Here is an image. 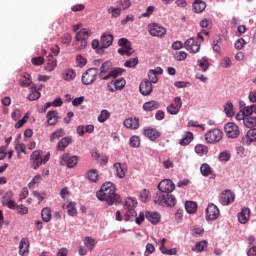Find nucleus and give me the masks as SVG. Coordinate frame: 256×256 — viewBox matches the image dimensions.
<instances>
[{
    "mask_svg": "<svg viewBox=\"0 0 256 256\" xmlns=\"http://www.w3.org/2000/svg\"><path fill=\"white\" fill-rule=\"evenodd\" d=\"M160 192L154 196V203L162 205L163 207H175L177 205V198L171 193L175 191V184L169 179H164L158 184Z\"/></svg>",
    "mask_w": 256,
    "mask_h": 256,
    "instance_id": "nucleus-1",
    "label": "nucleus"
},
{
    "mask_svg": "<svg viewBox=\"0 0 256 256\" xmlns=\"http://www.w3.org/2000/svg\"><path fill=\"white\" fill-rule=\"evenodd\" d=\"M99 201H106L108 205L114 203H121V196L115 193V186L112 182H106L102 185L101 189L96 193Z\"/></svg>",
    "mask_w": 256,
    "mask_h": 256,
    "instance_id": "nucleus-2",
    "label": "nucleus"
},
{
    "mask_svg": "<svg viewBox=\"0 0 256 256\" xmlns=\"http://www.w3.org/2000/svg\"><path fill=\"white\" fill-rule=\"evenodd\" d=\"M112 64L109 61H106L102 64L100 67L99 77L103 81H107L109 79H115L119 77V75L123 74V71L121 68H116L114 70H111Z\"/></svg>",
    "mask_w": 256,
    "mask_h": 256,
    "instance_id": "nucleus-3",
    "label": "nucleus"
},
{
    "mask_svg": "<svg viewBox=\"0 0 256 256\" xmlns=\"http://www.w3.org/2000/svg\"><path fill=\"white\" fill-rule=\"evenodd\" d=\"M91 35H93V33L87 28H83L76 33L75 40L73 42L75 51H82V49H85L87 47V39H89Z\"/></svg>",
    "mask_w": 256,
    "mask_h": 256,
    "instance_id": "nucleus-4",
    "label": "nucleus"
},
{
    "mask_svg": "<svg viewBox=\"0 0 256 256\" xmlns=\"http://www.w3.org/2000/svg\"><path fill=\"white\" fill-rule=\"evenodd\" d=\"M50 157H51V154L49 153L43 158L41 151L39 150L34 151L30 156V159L32 161V169H35V170L39 169L42 164L45 165V163L49 161Z\"/></svg>",
    "mask_w": 256,
    "mask_h": 256,
    "instance_id": "nucleus-5",
    "label": "nucleus"
},
{
    "mask_svg": "<svg viewBox=\"0 0 256 256\" xmlns=\"http://www.w3.org/2000/svg\"><path fill=\"white\" fill-rule=\"evenodd\" d=\"M97 75H99V69L97 68H89L82 75L81 82L84 85H93L95 81H97Z\"/></svg>",
    "mask_w": 256,
    "mask_h": 256,
    "instance_id": "nucleus-6",
    "label": "nucleus"
},
{
    "mask_svg": "<svg viewBox=\"0 0 256 256\" xmlns=\"http://www.w3.org/2000/svg\"><path fill=\"white\" fill-rule=\"evenodd\" d=\"M223 139V131L220 129H212L205 134V141L210 145H215V143H219Z\"/></svg>",
    "mask_w": 256,
    "mask_h": 256,
    "instance_id": "nucleus-7",
    "label": "nucleus"
},
{
    "mask_svg": "<svg viewBox=\"0 0 256 256\" xmlns=\"http://www.w3.org/2000/svg\"><path fill=\"white\" fill-rule=\"evenodd\" d=\"M118 45H119V47H122V48L118 49L119 55H122V56L126 55V57H131V55H133V53L135 52L133 50V48L131 47V42H129V40H127V38L119 39Z\"/></svg>",
    "mask_w": 256,
    "mask_h": 256,
    "instance_id": "nucleus-8",
    "label": "nucleus"
},
{
    "mask_svg": "<svg viewBox=\"0 0 256 256\" xmlns=\"http://www.w3.org/2000/svg\"><path fill=\"white\" fill-rule=\"evenodd\" d=\"M221 215L219 207L213 203H209L206 208V221H217Z\"/></svg>",
    "mask_w": 256,
    "mask_h": 256,
    "instance_id": "nucleus-9",
    "label": "nucleus"
},
{
    "mask_svg": "<svg viewBox=\"0 0 256 256\" xmlns=\"http://www.w3.org/2000/svg\"><path fill=\"white\" fill-rule=\"evenodd\" d=\"M224 131H225L227 137H229V139H237V137H239V135H240L239 126H237V124H235L233 122H228L224 126Z\"/></svg>",
    "mask_w": 256,
    "mask_h": 256,
    "instance_id": "nucleus-10",
    "label": "nucleus"
},
{
    "mask_svg": "<svg viewBox=\"0 0 256 256\" xmlns=\"http://www.w3.org/2000/svg\"><path fill=\"white\" fill-rule=\"evenodd\" d=\"M79 159L77 156H71L68 153H65L61 157L60 165L63 167H68V169H73L78 163Z\"/></svg>",
    "mask_w": 256,
    "mask_h": 256,
    "instance_id": "nucleus-11",
    "label": "nucleus"
},
{
    "mask_svg": "<svg viewBox=\"0 0 256 256\" xmlns=\"http://www.w3.org/2000/svg\"><path fill=\"white\" fill-rule=\"evenodd\" d=\"M148 31L152 37H165L167 34V29H165V27L155 23L148 26Z\"/></svg>",
    "mask_w": 256,
    "mask_h": 256,
    "instance_id": "nucleus-12",
    "label": "nucleus"
},
{
    "mask_svg": "<svg viewBox=\"0 0 256 256\" xmlns=\"http://www.w3.org/2000/svg\"><path fill=\"white\" fill-rule=\"evenodd\" d=\"M219 202L224 206L231 205V203L235 202V194L231 190H225L220 195Z\"/></svg>",
    "mask_w": 256,
    "mask_h": 256,
    "instance_id": "nucleus-13",
    "label": "nucleus"
},
{
    "mask_svg": "<svg viewBox=\"0 0 256 256\" xmlns=\"http://www.w3.org/2000/svg\"><path fill=\"white\" fill-rule=\"evenodd\" d=\"M181 107H183L181 97H176L174 102L167 107V113L170 115H177L179 111H181Z\"/></svg>",
    "mask_w": 256,
    "mask_h": 256,
    "instance_id": "nucleus-14",
    "label": "nucleus"
},
{
    "mask_svg": "<svg viewBox=\"0 0 256 256\" xmlns=\"http://www.w3.org/2000/svg\"><path fill=\"white\" fill-rule=\"evenodd\" d=\"M144 137H147L150 141H157L161 137V133L156 128L147 127L143 129Z\"/></svg>",
    "mask_w": 256,
    "mask_h": 256,
    "instance_id": "nucleus-15",
    "label": "nucleus"
},
{
    "mask_svg": "<svg viewBox=\"0 0 256 256\" xmlns=\"http://www.w3.org/2000/svg\"><path fill=\"white\" fill-rule=\"evenodd\" d=\"M185 49L190 51V53H199V49H201V44H199L195 38H190L184 43Z\"/></svg>",
    "mask_w": 256,
    "mask_h": 256,
    "instance_id": "nucleus-16",
    "label": "nucleus"
},
{
    "mask_svg": "<svg viewBox=\"0 0 256 256\" xmlns=\"http://www.w3.org/2000/svg\"><path fill=\"white\" fill-rule=\"evenodd\" d=\"M249 219H251V210L247 207L242 208L241 212L238 213L239 223L246 225V223H249Z\"/></svg>",
    "mask_w": 256,
    "mask_h": 256,
    "instance_id": "nucleus-17",
    "label": "nucleus"
},
{
    "mask_svg": "<svg viewBox=\"0 0 256 256\" xmlns=\"http://www.w3.org/2000/svg\"><path fill=\"white\" fill-rule=\"evenodd\" d=\"M47 125L53 127L56 123H59V113L55 110H50L46 114Z\"/></svg>",
    "mask_w": 256,
    "mask_h": 256,
    "instance_id": "nucleus-18",
    "label": "nucleus"
},
{
    "mask_svg": "<svg viewBox=\"0 0 256 256\" xmlns=\"http://www.w3.org/2000/svg\"><path fill=\"white\" fill-rule=\"evenodd\" d=\"M140 93L141 95L147 96L150 93H153V84L147 79L143 80L140 84Z\"/></svg>",
    "mask_w": 256,
    "mask_h": 256,
    "instance_id": "nucleus-19",
    "label": "nucleus"
},
{
    "mask_svg": "<svg viewBox=\"0 0 256 256\" xmlns=\"http://www.w3.org/2000/svg\"><path fill=\"white\" fill-rule=\"evenodd\" d=\"M125 79H118L116 80L114 83L111 82V84H108V91H110V93H115V91H121V89H123V87H125Z\"/></svg>",
    "mask_w": 256,
    "mask_h": 256,
    "instance_id": "nucleus-20",
    "label": "nucleus"
},
{
    "mask_svg": "<svg viewBox=\"0 0 256 256\" xmlns=\"http://www.w3.org/2000/svg\"><path fill=\"white\" fill-rule=\"evenodd\" d=\"M256 141V128L250 129L246 136L242 138L243 145H250Z\"/></svg>",
    "mask_w": 256,
    "mask_h": 256,
    "instance_id": "nucleus-21",
    "label": "nucleus"
},
{
    "mask_svg": "<svg viewBox=\"0 0 256 256\" xmlns=\"http://www.w3.org/2000/svg\"><path fill=\"white\" fill-rule=\"evenodd\" d=\"M114 169L119 179H125V175H127V165L117 162L114 164Z\"/></svg>",
    "mask_w": 256,
    "mask_h": 256,
    "instance_id": "nucleus-22",
    "label": "nucleus"
},
{
    "mask_svg": "<svg viewBox=\"0 0 256 256\" xmlns=\"http://www.w3.org/2000/svg\"><path fill=\"white\" fill-rule=\"evenodd\" d=\"M19 255H29V239L22 238L19 244Z\"/></svg>",
    "mask_w": 256,
    "mask_h": 256,
    "instance_id": "nucleus-23",
    "label": "nucleus"
},
{
    "mask_svg": "<svg viewBox=\"0 0 256 256\" xmlns=\"http://www.w3.org/2000/svg\"><path fill=\"white\" fill-rule=\"evenodd\" d=\"M73 143V138L67 136L62 138L57 144L58 151H65L66 148L69 147Z\"/></svg>",
    "mask_w": 256,
    "mask_h": 256,
    "instance_id": "nucleus-24",
    "label": "nucleus"
},
{
    "mask_svg": "<svg viewBox=\"0 0 256 256\" xmlns=\"http://www.w3.org/2000/svg\"><path fill=\"white\" fill-rule=\"evenodd\" d=\"M101 43L102 49H108V47H111V45H113V35L103 34L101 37Z\"/></svg>",
    "mask_w": 256,
    "mask_h": 256,
    "instance_id": "nucleus-25",
    "label": "nucleus"
},
{
    "mask_svg": "<svg viewBox=\"0 0 256 256\" xmlns=\"http://www.w3.org/2000/svg\"><path fill=\"white\" fill-rule=\"evenodd\" d=\"M146 219L152 223V225H157L161 221V215L157 212H146Z\"/></svg>",
    "mask_w": 256,
    "mask_h": 256,
    "instance_id": "nucleus-26",
    "label": "nucleus"
},
{
    "mask_svg": "<svg viewBox=\"0 0 256 256\" xmlns=\"http://www.w3.org/2000/svg\"><path fill=\"white\" fill-rule=\"evenodd\" d=\"M124 127H126L127 129H139L138 118H128L124 120Z\"/></svg>",
    "mask_w": 256,
    "mask_h": 256,
    "instance_id": "nucleus-27",
    "label": "nucleus"
},
{
    "mask_svg": "<svg viewBox=\"0 0 256 256\" xmlns=\"http://www.w3.org/2000/svg\"><path fill=\"white\" fill-rule=\"evenodd\" d=\"M56 67H57V59H55L53 56H50V58L46 62V65L44 66L45 71H48L49 73H51V71H55Z\"/></svg>",
    "mask_w": 256,
    "mask_h": 256,
    "instance_id": "nucleus-28",
    "label": "nucleus"
},
{
    "mask_svg": "<svg viewBox=\"0 0 256 256\" xmlns=\"http://www.w3.org/2000/svg\"><path fill=\"white\" fill-rule=\"evenodd\" d=\"M160 105H159V102L155 101V100H152V101H149V102H146L143 104V109L144 111H155L157 109H159Z\"/></svg>",
    "mask_w": 256,
    "mask_h": 256,
    "instance_id": "nucleus-29",
    "label": "nucleus"
},
{
    "mask_svg": "<svg viewBox=\"0 0 256 256\" xmlns=\"http://www.w3.org/2000/svg\"><path fill=\"white\" fill-rule=\"evenodd\" d=\"M161 73H163V70L161 68H158L157 70H150L148 72V78L150 80V83H157V81H159L157 75Z\"/></svg>",
    "mask_w": 256,
    "mask_h": 256,
    "instance_id": "nucleus-30",
    "label": "nucleus"
},
{
    "mask_svg": "<svg viewBox=\"0 0 256 256\" xmlns=\"http://www.w3.org/2000/svg\"><path fill=\"white\" fill-rule=\"evenodd\" d=\"M207 8V4L204 1L196 0L193 3V9L195 13H203V10Z\"/></svg>",
    "mask_w": 256,
    "mask_h": 256,
    "instance_id": "nucleus-31",
    "label": "nucleus"
},
{
    "mask_svg": "<svg viewBox=\"0 0 256 256\" xmlns=\"http://www.w3.org/2000/svg\"><path fill=\"white\" fill-rule=\"evenodd\" d=\"M77 77V73L73 69H67L63 73L64 81H73Z\"/></svg>",
    "mask_w": 256,
    "mask_h": 256,
    "instance_id": "nucleus-32",
    "label": "nucleus"
},
{
    "mask_svg": "<svg viewBox=\"0 0 256 256\" xmlns=\"http://www.w3.org/2000/svg\"><path fill=\"white\" fill-rule=\"evenodd\" d=\"M185 209L190 215L197 213V202L187 201L185 203Z\"/></svg>",
    "mask_w": 256,
    "mask_h": 256,
    "instance_id": "nucleus-33",
    "label": "nucleus"
},
{
    "mask_svg": "<svg viewBox=\"0 0 256 256\" xmlns=\"http://www.w3.org/2000/svg\"><path fill=\"white\" fill-rule=\"evenodd\" d=\"M107 13L111 15L112 19H117L118 17H121V8H115L113 6H110L107 9Z\"/></svg>",
    "mask_w": 256,
    "mask_h": 256,
    "instance_id": "nucleus-34",
    "label": "nucleus"
},
{
    "mask_svg": "<svg viewBox=\"0 0 256 256\" xmlns=\"http://www.w3.org/2000/svg\"><path fill=\"white\" fill-rule=\"evenodd\" d=\"M41 215H42L43 221L45 223H49V221H51V217H52L51 208H49V207L43 208L41 211Z\"/></svg>",
    "mask_w": 256,
    "mask_h": 256,
    "instance_id": "nucleus-35",
    "label": "nucleus"
},
{
    "mask_svg": "<svg viewBox=\"0 0 256 256\" xmlns=\"http://www.w3.org/2000/svg\"><path fill=\"white\" fill-rule=\"evenodd\" d=\"M135 217H137V212L135 209H126L124 221H135Z\"/></svg>",
    "mask_w": 256,
    "mask_h": 256,
    "instance_id": "nucleus-36",
    "label": "nucleus"
},
{
    "mask_svg": "<svg viewBox=\"0 0 256 256\" xmlns=\"http://www.w3.org/2000/svg\"><path fill=\"white\" fill-rule=\"evenodd\" d=\"M65 135V132L63 131V129H58L56 131H54L51 135H50V141L51 143H55V141H57V139H61V137H63Z\"/></svg>",
    "mask_w": 256,
    "mask_h": 256,
    "instance_id": "nucleus-37",
    "label": "nucleus"
},
{
    "mask_svg": "<svg viewBox=\"0 0 256 256\" xmlns=\"http://www.w3.org/2000/svg\"><path fill=\"white\" fill-rule=\"evenodd\" d=\"M244 125L248 129H253V127H256V117L247 116L244 118Z\"/></svg>",
    "mask_w": 256,
    "mask_h": 256,
    "instance_id": "nucleus-38",
    "label": "nucleus"
},
{
    "mask_svg": "<svg viewBox=\"0 0 256 256\" xmlns=\"http://www.w3.org/2000/svg\"><path fill=\"white\" fill-rule=\"evenodd\" d=\"M67 213L70 217H75L77 216V207L76 204L73 202H69L66 206Z\"/></svg>",
    "mask_w": 256,
    "mask_h": 256,
    "instance_id": "nucleus-39",
    "label": "nucleus"
},
{
    "mask_svg": "<svg viewBox=\"0 0 256 256\" xmlns=\"http://www.w3.org/2000/svg\"><path fill=\"white\" fill-rule=\"evenodd\" d=\"M87 178L89 181H92V183H97V181H99V172L96 169H92L87 173Z\"/></svg>",
    "mask_w": 256,
    "mask_h": 256,
    "instance_id": "nucleus-40",
    "label": "nucleus"
},
{
    "mask_svg": "<svg viewBox=\"0 0 256 256\" xmlns=\"http://www.w3.org/2000/svg\"><path fill=\"white\" fill-rule=\"evenodd\" d=\"M84 245L89 249L90 251H93L95 249V246L97 245V242L92 237H86L84 239Z\"/></svg>",
    "mask_w": 256,
    "mask_h": 256,
    "instance_id": "nucleus-41",
    "label": "nucleus"
},
{
    "mask_svg": "<svg viewBox=\"0 0 256 256\" xmlns=\"http://www.w3.org/2000/svg\"><path fill=\"white\" fill-rule=\"evenodd\" d=\"M41 97V92L37 91V87L33 86L31 88V93L28 95L29 101H37Z\"/></svg>",
    "mask_w": 256,
    "mask_h": 256,
    "instance_id": "nucleus-42",
    "label": "nucleus"
},
{
    "mask_svg": "<svg viewBox=\"0 0 256 256\" xmlns=\"http://www.w3.org/2000/svg\"><path fill=\"white\" fill-rule=\"evenodd\" d=\"M207 245H208L207 240L200 241V242L196 243L193 251H196V253H201V252L205 251V249H207Z\"/></svg>",
    "mask_w": 256,
    "mask_h": 256,
    "instance_id": "nucleus-43",
    "label": "nucleus"
},
{
    "mask_svg": "<svg viewBox=\"0 0 256 256\" xmlns=\"http://www.w3.org/2000/svg\"><path fill=\"white\" fill-rule=\"evenodd\" d=\"M200 171L204 177H209V175H211V173H213V171L211 170V166H209V164H207V163H204L201 165Z\"/></svg>",
    "mask_w": 256,
    "mask_h": 256,
    "instance_id": "nucleus-44",
    "label": "nucleus"
},
{
    "mask_svg": "<svg viewBox=\"0 0 256 256\" xmlns=\"http://www.w3.org/2000/svg\"><path fill=\"white\" fill-rule=\"evenodd\" d=\"M137 207V200L135 198H127L124 204V209H135Z\"/></svg>",
    "mask_w": 256,
    "mask_h": 256,
    "instance_id": "nucleus-45",
    "label": "nucleus"
},
{
    "mask_svg": "<svg viewBox=\"0 0 256 256\" xmlns=\"http://www.w3.org/2000/svg\"><path fill=\"white\" fill-rule=\"evenodd\" d=\"M224 112L227 117H233V115H235V110L233 109V103L227 102L224 107Z\"/></svg>",
    "mask_w": 256,
    "mask_h": 256,
    "instance_id": "nucleus-46",
    "label": "nucleus"
},
{
    "mask_svg": "<svg viewBox=\"0 0 256 256\" xmlns=\"http://www.w3.org/2000/svg\"><path fill=\"white\" fill-rule=\"evenodd\" d=\"M198 65L202 71H207V69H209V59H207V57H202L198 60Z\"/></svg>",
    "mask_w": 256,
    "mask_h": 256,
    "instance_id": "nucleus-47",
    "label": "nucleus"
},
{
    "mask_svg": "<svg viewBox=\"0 0 256 256\" xmlns=\"http://www.w3.org/2000/svg\"><path fill=\"white\" fill-rule=\"evenodd\" d=\"M242 112H243L244 116L251 117V115H253V113H256V105L246 106V107H244Z\"/></svg>",
    "mask_w": 256,
    "mask_h": 256,
    "instance_id": "nucleus-48",
    "label": "nucleus"
},
{
    "mask_svg": "<svg viewBox=\"0 0 256 256\" xmlns=\"http://www.w3.org/2000/svg\"><path fill=\"white\" fill-rule=\"evenodd\" d=\"M193 141V133L187 132L186 136L180 140V145H189Z\"/></svg>",
    "mask_w": 256,
    "mask_h": 256,
    "instance_id": "nucleus-49",
    "label": "nucleus"
},
{
    "mask_svg": "<svg viewBox=\"0 0 256 256\" xmlns=\"http://www.w3.org/2000/svg\"><path fill=\"white\" fill-rule=\"evenodd\" d=\"M110 117L111 113H109V111L102 110L100 115L98 116V121L99 123H105V121H107V119H109Z\"/></svg>",
    "mask_w": 256,
    "mask_h": 256,
    "instance_id": "nucleus-50",
    "label": "nucleus"
},
{
    "mask_svg": "<svg viewBox=\"0 0 256 256\" xmlns=\"http://www.w3.org/2000/svg\"><path fill=\"white\" fill-rule=\"evenodd\" d=\"M141 145V138L139 136H132L130 138V147H134V149H137V147H140Z\"/></svg>",
    "mask_w": 256,
    "mask_h": 256,
    "instance_id": "nucleus-51",
    "label": "nucleus"
},
{
    "mask_svg": "<svg viewBox=\"0 0 256 256\" xmlns=\"http://www.w3.org/2000/svg\"><path fill=\"white\" fill-rule=\"evenodd\" d=\"M149 199H151V194L149 193V191L145 189L142 190L140 193V200L142 201V203H147Z\"/></svg>",
    "mask_w": 256,
    "mask_h": 256,
    "instance_id": "nucleus-52",
    "label": "nucleus"
},
{
    "mask_svg": "<svg viewBox=\"0 0 256 256\" xmlns=\"http://www.w3.org/2000/svg\"><path fill=\"white\" fill-rule=\"evenodd\" d=\"M27 121H29V113H26L23 118L21 120H19L16 124H15V129H21V127H23V125H25V123H27Z\"/></svg>",
    "mask_w": 256,
    "mask_h": 256,
    "instance_id": "nucleus-53",
    "label": "nucleus"
},
{
    "mask_svg": "<svg viewBox=\"0 0 256 256\" xmlns=\"http://www.w3.org/2000/svg\"><path fill=\"white\" fill-rule=\"evenodd\" d=\"M15 149L17 151L18 157H20V153L27 154V146L24 143L16 144Z\"/></svg>",
    "mask_w": 256,
    "mask_h": 256,
    "instance_id": "nucleus-54",
    "label": "nucleus"
},
{
    "mask_svg": "<svg viewBox=\"0 0 256 256\" xmlns=\"http://www.w3.org/2000/svg\"><path fill=\"white\" fill-rule=\"evenodd\" d=\"M200 27H202V29H211V27H213V22L210 19L204 18L200 22Z\"/></svg>",
    "mask_w": 256,
    "mask_h": 256,
    "instance_id": "nucleus-55",
    "label": "nucleus"
},
{
    "mask_svg": "<svg viewBox=\"0 0 256 256\" xmlns=\"http://www.w3.org/2000/svg\"><path fill=\"white\" fill-rule=\"evenodd\" d=\"M31 63L32 65L39 67V65H43V63H45V58H43V56L34 57L31 59Z\"/></svg>",
    "mask_w": 256,
    "mask_h": 256,
    "instance_id": "nucleus-56",
    "label": "nucleus"
},
{
    "mask_svg": "<svg viewBox=\"0 0 256 256\" xmlns=\"http://www.w3.org/2000/svg\"><path fill=\"white\" fill-rule=\"evenodd\" d=\"M16 211L19 215H27L29 213V208L21 204L16 207Z\"/></svg>",
    "mask_w": 256,
    "mask_h": 256,
    "instance_id": "nucleus-57",
    "label": "nucleus"
},
{
    "mask_svg": "<svg viewBox=\"0 0 256 256\" xmlns=\"http://www.w3.org/2000/svg\"><path fill=\"white\" fill-rule=\"evenodd\" d=\"M41 183V175H36L34 178L31 180V182L28 184L29 189H33L35 185Z\"/></svg>",
    "mask_w": 256,
    "mask_h": 256,
    "instance_id": "nucleus-58",
    "label": "nucleus"
},
{
    "mask_svg": "<svg viewBox=\"0 0 256 256\" xmlns=\"http://www.w3.org/2000/svg\"><path fill=\"white\" fill-rule=\"evenodd\" d=\"M2 205L4 207H8V209H12L13 211H16L18 207L17 202H15L14 200H8V202H4Z\"/></svg>",
    "mask_w": 256,
    "mask_h": 256,
    "instance_id": "nucleus-59",
    "label": "nucleus"
},
{
    "mask_svg": "<svg viewBox=\"0 0 256 256\" xmlns=\"http://www.w3.org/2000/svg\"><path fill=\"white\" fill-rule=\"evenodd\" d=\"M176 61H185L187 59V52L180 51L175 54Z\"/></svg>",
    "mask_w": 256,
    "mask_h": 256,
    "instance_id": "nucleus-60",
    "label": "nucleus"
},
{
    "mask_svg": "<svg viewBox=\"0 0 256 256\" xmlns=\"http://www.w3.org/2000/svg\"><path fill=\"white\" fill-rule=\"evenodd\" d=\"M118 5L123 10L129 9L131 7V0H120V1H118Z\"/></svg>",
    "mask_w": 256,
    "mask_h": 256,
    "instance_id": "nucleus-61",
    "label": "nucleus"
},
{
    "mask_svg": "<svg viewBox=\"0 0 256 256\" xmlns=\"http://www.w3.org/2000/svg\"><path fill=\"white\" fill-rule=\"evenodd\" d=\"M195 152H196L198 155H201V154H203V153H207V146L202 145V144H198V145L195 147Z\"/></svg>",
    "mask_w": 256,
    "mask_h": 256,
    "instance_id": "nucleus-62",
    "label": "nucleus"
},
{
    "mask_svg": "<svg viewBox=\"0 0 256 256\" xmlns=\"http://www.w3.org/2000/svg\"><path fill=\"white\" fill-rule=\"evenodd\" d=\"M22 115H23V113L21 112V110L16 109L12 112L11 117H12L13 121H19L21 119Z\"/></svg>",
    "mask_w": 256,
    "mask_h": 256,
    "instance_id": "nucleus-63",
    "label": "nucleus"
},
{
    "mask_svg": "<svg viewBox=\"0 0 256 256\" xmlns=\"http://www.w3.org/2000/svg\"><path fill=\"white\" fill-rule=\"evenodd\" d=\"M139 63V59L132 58L125 62L124 66L126 67H136V65Z\"/></svg>",
    "mask_w": 256,
    "mask_h": 256,
    "instance_id": "nucleus-64",
    "label": "nucleus"
}]
</instances>
